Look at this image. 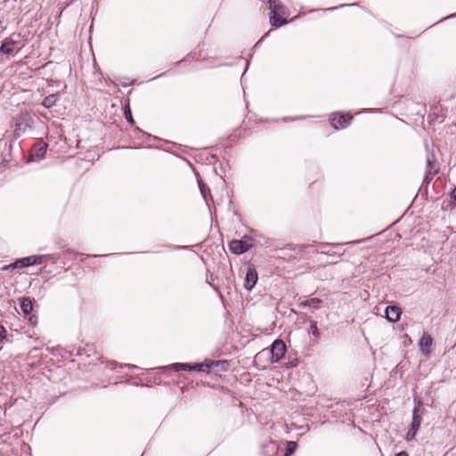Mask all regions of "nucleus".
<instances>
[{
  "label": "nucleus",
  "mask_w": 456,
  "mask_h": 456,
  "mask_svg": "<svg viewBox=\"0 0 456 456\" xmlns=\"http://www.w3.org/2000/svg\"><path fill=\"white\" fill-rule=\"evenodd\" d=\"M119 366L122 368V367H126V368H129V369H136L137 366L135 365H133V364H129V363H126V364H119Z\"/></svg>",
  "instance_id": "nucleus-27"
},
{
  "label": "nucleus",
  "mask_w": 456,
  "mask_h": 456,
  "mask_svg": "<svg viewBox=\"0 0 456 456\" xmlns=\"http://www.w3.org/2000/svg\"><path fill=\"white\" fill-rule=\"evenodd\" d=\"M124 116L128 123L134 124V118L130 110V106L128 104L125 105L124 107Z\"/></svg>",
  "instance_id": "nucleus-19"
},
{
  "label": "nucleus",
  "mask_w": 456,
  "mask_h": 456,
  "mask_svg": "<svg viewBox=\"0 0 456 456\" xmlns=\"http://www.w3.org/2000/svg\"><path fill=\"white\" fill-rule=\"evenodd\" d=\"M456 14H451L450 16H448L447 18H450V17H453L455 16Z\"/></svg>",
  "instance_id": "nucleus-30"
},
{
  "label": "nucleus",
  "mask_w": 456,
  "mask_h": 456,
  "mask_svg": "<svg viewBox=\"0 0 456 456\" xmlns=\"http://www.w3.org/2000/svg\"><path fill=\"white\" fill-rule=\"evenodd\" d=\"M254 245V239L244 236L241 240H233L229 243V249L235 255H241L248 251Z\"/></svg>",
  "instance_id": "nucleus-5"
},
{
  "label": "nucleus",
  "mask_w": 456,
  "mask_h": 456,
  "mask_svg": "<svg viewBox=\"0 0 456 456\" xmlns=\"http://www.w3.org/2000/svg\"><path fill=\"white\" fill-rule=\"evenodd\" d=\"M20 309L25 316L29 315L33 309V305L28 297H23L20 304Z\"/></svg>",
  "instance_id": "nucleus-15"
},
{
  "label": "nucleus",
  "mask_w": 456,
  "mask_h": 456,
  "mask_svg": "<svg viewBox=\"0 0 456 456\" xmlns=\"http://www.w3.org/2000/svg\"><path fill=\"white\" fill-rule=\"evenodd\" d=\"M452 199L454 200V202L456 203V187L453 189V191H452Z\"/></svg>",
  "instance_id": "nucleus-28"
},
{
  "label": "nucleus",
  "mask_w": 456,
  "mask_h": 456,
  "mask_svg": "<svg viewBox=\"0 0 456 456\" xmlns=\"http://www.w3.org/2000/svg\"><path fill=\"white\" fill-rule=\"evenodd\" d=\"M59 257L55 255H32L26 257L17 259L14 263L4 265L2 271L13 270L16 268H24L32 265H39L45 263L47 260L55 262Z\"/></svg>",
  "instance_id": "nucleus-1"
},
{
  "label": "nucleus",
  "mask_w": 456,
  "mask_h": 456,
  "mask_svg": "<svg viewBox=\"0 0 456 456\" xmlns=\"http://www.w3.org/2000/svg\"><path fill=\"white\" fill-rule=\"evenodd\" d=\"M433 339L430 335L424 334L419 342V350L424 355H428Z\"/></svg>",
  "instance_id": "nucleus-12"
},
{
  "label": "nucleus",
  "mask_w": 456,
  "mask_h": 456,
  "mask_svg": "<svg viewBox=\"0 0 456 456\" xmlns=\"http://www.w3.org/2000/svg\"><path fill=\"white\" fill-rule=\"evenodd\" d=\"M196 58H197V54H196V53H189V54L186 56V58H185L184 60H186V61H191V60H194V59H196Z\"/></svg>",
  "instance_id": "nucleus-25"
},
{
  "label": "nucleus",
  "mask_w": 456,
  "mask_h": 456,
  "mask_svg": "<svg viewBox=\"0 0 456 456\" xmlns=\"http://www.w3.org/2000/svg\"><path fill=\"white\" fill-rule=\"evenodd\" d=\"M6 333H7V331L4 329V327L0 325V343L8 341V339L6 338Z\"/></svg>",
  "instance_id": "nucleus-23"
},
{
  "label": "nucleus",
  "mask_w": 456,
  "mask_h": 456,
  "mask_svg": "<svg viewBox=\"0 0 456 456\" xmlns=\"http://www.w3.org/2000/svg\"><path fill=\"white\" fill-rule=\"evenodd\" d=\"M438 162L436 161L434 154L428 152L427 154V166L424 181L429 183L433 179L434 175L438 173Z\"/></svg>",
  "instance_id": "nucleus-6"
},
{
  "label": "nucleus",
  "mask_w": 456,
  "mask_h": 456,
  "mask_svg": "<svg viewBox=\"0 0 456 456\" xmlns=\"http://www.w3.org/2000/svg\"><path fill=\"white\" fill-rule=\"evenodd\" d=\"M58 99H59V94H50V95L45 97V99L42 102V105L45 108H46V109H50L53 105H55V103L57 102Z\"/></svg>",
  "instance_id": "nucleus-16"
},
{
  "label": "nucleus",
  "mask_w": 456,
  "mask_h": 456,
  "mask_svg": "<svg viewBox=\"0 0 456 456\" xmlns=\"http://www.w3.org/2000/svg\"><path fill=\"white\" fill-rule=\"evenodd\" d=\"M421 402L419 401L418 404L414 407L412 411V421L411 427L405 436V439L407 441H411L415 438L418 430L420 428L421 424Z\"/></svg>",
  "instance_id": "nucleus-4"
},
{
  "label": "nucleus",
  "mask_w": 456,
  "mask_h": 456,
  "mask_svg": "<svg viewBox=\"0 0 456 456\" xmlns=\"http://www.w3.org/2000/svg\"><path fill=\"white\" fill-rule=\"evenodd\" d=\"M286 346L281 339L275 340L271 346L272 362H278L284 355Z\"/></svg>",
  "instance_id": "nucleus-8"
},
{
  "label": "nucleus",
  "mask_w": 456,
  "mask_h": 456,
  "mask_svg": "<svg viewBox=\"0 0 456 456\" xmlns=\"http://www.w3.org/2000/svg\"><path fill=\"white\" fill-rule=\"evenodd\" d=\"M400 308L397 306H387L385 311V317L391 322H395L400 318Z\"/></svg>",
  "instance_id": "nucleus-14"
},
{
  "label": "nucleus",
  "mask_w": 456,
  "mask_h": 456,
  "mask_svg": "<svg viewBox=\"0 0 456 456\" xmlns=\"http://www.w3.org/2000/svg\"><path fill=\"white\" fill-rule=\"evenodd\" d=\"M309 332L312 333L314 337L319 338L320 332L317 328L316 322H312L309 328Z\"/></svg>",
  "instance_id": "nucleus-22"
},
{
  "label": "nucleus",
  "mask_w": 456,
  "mask_h": 456,
  "mask_svg": "<svg viewBox=\"0 0 456 456\" xmlns=\"http://www.w3.org/2000/svg\"><path fill=\"white\" fill-rule=\"evenodd\" d=\"M24 45L22 37L19 33H13L6 37L1 44L0 53L12 54L16 47L21 48Z\"/></svg>",
  "instance_id": "nucleus-3"
},
{
  "label": "nucleus",
  "mask_w": 456,
  "mask_h": 456,
  "mask_svg": "<svg viewBox=\"0 0 456 456\" xmlns=\"http://www.w3.org/2000/svg\"><path fill=\"white\" fill-rule=\"evenodd\" d=\"M395 456H408V454L405 452H401L397 453Z\"/></svg>",
  "instance_id": "nucleus-29"
},
{
  "label": "nucleus",
  "mask_w": 456,
  "mask_h": 456,
  "mask_svg": "<svg viewBox=\"0 0 456 456\" xmlns=\"http://www.w3.org/2000/svg\"><path fill=\"white\" fill-rule=\"evenodd\" d=\"M297 444L296 442H294V441L288 442L286 452H285L284 456H290L291 454H293L295 452V451L297 450Z\"/></svg>",
  "instance_id": "nucleus-18"
},
{
  "label": "nucleus",
  "mask_w": 456,
  "mask_h": 456,
  "mask_svg": "<svg viewBox=\"0 0 456 456\" xmlns=\"http://www.w3.org/2000/svg\"><path fill=\"white\" fill-rule=\"evenodd\" d=\"M118 364L115 362H110L106 364L107 368L115 369Z\"/></svg>",
  "instance_id": "nucleus-26"
},
{
  "label": "nucleus",
  "mask_w": 456,
  "mask_h": 456,
  "mask_svg": "<svg viewBox=\"0 0 456 456\" xmlns=\"http://www.w3.org/2000/svg\"><path fill=\"white\" fill-rule=\"evenodd\" d=\"M47 150V144L44 142H39L32 148V158L41 159L45 157Z\"/></svg>",
  "instance_id": "nucleus-13"
},
{
  "label": "nucleus",
  "mask_w": 456,
  "mask_h": 456,
  "mask_svg": "<svg viewBox=\"0 0 456 456\" xmlns=\"http://www.w3.org/2000/svg\"><path fill=\"white\" fill-rule=\"evenodd\" d=\"M28 316V322H29V324L32 325V326H36L37 323V317L35 316V315H31V314H29Z\"/></svg>",
  "instance_id": "nucleus-24"
},
{
  "label": "nucleus",
  "mask_w": 456,
  "mask_h": 456,
  "mask_svg": "<svg viewBox=\"0 0 456 456\" xmlns=\"http://www.w3.org/2000/svg\"><path fill=\"white\" fill-rule=\"evenodd\" d=\"M321 303V299L317 297H313L310 299L305 300L303 302V305L305 306H313V307H318V305Z\"/></svg>",
  "instance_id": "nucleus-20"
},
{
  "label": "nucleus",
  "mask_w": 456,
  "mask_h": 456,
  "mask_svg": "<svg viewBox=\"0 0 456 456\" xmlns=\"http://www.w3.org/2000/svg\"><path fill=\"white\" fill-rule=\"evenodd\" d=\"M198 184L202 197L208 202V191H209L201 179H198Z\"/></svg>",
  "instance_id": "nucleus-17"
},
{
  "label": "nucleus",
  "mask_w": 456,
  "mask_h": 456,
  "mask_svg": "<svg viewBox=\"0 0 456 456\" xmlns=\"http://www.w3.org/2000/svg\"><path fill=\"white\" fill-rule=\"evenodd\" d=\"M280 446L274 441H269L262 447V453L264 456H276L279 452Z\"/></svg>",
  "instance_id": "nucleus-11"
},
{
  "label": "nucleus",
  "mask_w": 456,
  "mask_h": 456,
  "mask_svg": "<svg viewBox=\"0 0 456 456\" xmlns=\"http://www.w3.org/2000/svg\"><path fill=\"white\" fill-rule=\"evenodd\" d=\"M270 23L273 27H281L287 23L288 10L281 4V2H270Z\"/></svg>",
  "instance_id": "nucleus-2"
},
{
  "label": "nucleus",
  "mask_w": 456,
  "mask_h": 456,
  "mask_svg": "<svg viewBox=\"0 0 456 456\" xmlns=\"http://www.w3.org/2000/svg\"><path fill=\"white\" fill-rule=\"evenodd\" d=\"M258 280L257 273L253 266H248L246 273L244 288L247 290H251L256 284Z\"/></svg>",
  "instance_id": "nucleus-10"
},
{
  "label": "nucleus",
  "mask_w": 456,
  "mask_h": 456,
  "mask_svg": "<svg viewBox=\"0 0 456 456\" xmlns=\"http://www.w3.org/2000/svg\"><path fill=\"white\" fill-rule=\"evenodd\" d=\"M210 365L204 363H196V364H189V363H173L168 366L169 369L174 370L175 371L180 370H197V371H204L205 369L209 368Z\"/></svg>",
  "instance_id": "nucleus-9"
},
{
  "label": "nucleus",
  "mask_w": 456,
  "mask_h": 456,
  "mask_svg": "<svg viewBox=\"0 0 456 456\" xmlns=\"http://www.w3.org/2000/svg\"><path fill=\"white\" fill-rule=\"evenodd\" d=\"M344 7H360V6L357 4H340L338 7L325 8V9H322V11L326 12H330V11H333V10H336V9H339V8H344Z\"/></svg>",
  "instance_id": "nucleus-21"
},
{
  "label": "nucleus",
  "mask_w": 456,
  "mask_h": 456,
  "mask_svg": "<svg viewBox=\"0 0 456 456\" xmlns=\"http://www.w3.org/2000/svg\"><path fill=\"white\" fill-rule=\"evenodd\" d=\"M353 120V116L343 113H333L330 118L331 126L335 129L346 128Z\"/></svg>",
  "instance_id": "nucleus-7"
}]
</instances>
